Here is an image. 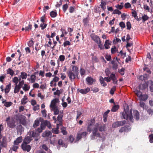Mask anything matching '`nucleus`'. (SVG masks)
<instances>
[{
	"instance_id": "f3484780",
	"label": "nucleus",
	"mask_w": 153,
	"mask_h": 153,
	"mask_svg": "<svg viewBox=\"0 0 153 153\" xmlns=\"http://www.w3.org/2000/svg\"><path fill=\"white\" fill-rule=\"evenodd\" d=\"M111 42L109 40H106L105 41L104 47L106 49H108L110 48V45H111Z\"/></svg>"
},
{
	"instance_id": "c85d7f7f",
	"label": "nucleus",
	"mask_w": 153,
	"mask_h": 153,
	"mask_svg": "<svg viewBox=\"0 0 153 153\" xmlns=\"http://www.w3.org/2000/svg\"><path fill=\"white\" fill-rule=\"evenodd\" d=\"M30 86L26 84H25L24 86L22 87V89L25 91H28L30 88Z\"/></svg>"
},
{
	"instance_id": "423d86ee",
	"label": "nucleus",
	"mask_w": 153,
	"mask_h": 153,
	"mask_svg": "<svg viewBox=\"0 0 153 153\" xmlns=\"http://www.w3.org/2000/svg\"><path fill=\"white\" fill-rule=\"evenodd\" d=\"M46 126H47L49 128H51V126L50 122L48 121L45 120L41 123L40 127L44 130Z\"/></svg>"
},
{
	"instance_id": "69168bd1",
	"label": "nucleus",
	"mask_w": 153,
	"mask_h": 153,
	"mask_svg": "<svg viewBox=\"0 0 153 153\" xmlns=\"http://www.w3.org/2000/svg\"><path fill=\"white\" fill-rule=\"evenodd\" d=\"M43 130V129H42L40 127L39 128H38L37 129H35V131L36 132L38 133L39 134V133L42 132Z\"/></svg>"
},
{
	"instance_id": "cd10ccee",
	"label": "nucleus",
	"mask_w": 153,
	"mask_h": 153,
	"mask_svg": "<svg viewBox=\"0 0 153 153\" xmlns=\"http://www.w3.org/2000/svg\"><path fill=\"white\" fill-rule=\"evenodd\" d=\"M100 131H105L106 130V126L104 125H103L100 126L98 128Z\"/></svg>"
},
{
	"instance_id": "4d7b16f0",
	"label": "nucleus",
	"mask_w": 153,
	"mask_h": 153,
	"mask_svg": "<svg viewBox=\"0 0 153 153\" xmlns=\"http://www.w3.org/2000/svg\"><path fill=\"white\" fill-rule=\"evenodd\" d=\"M125 70V69L124 68H122L119 71V72L122 75H123L124 74Z\"/></svg>"
},
{
	"instance_id": "e433bc0d",
	"label": "nucleus",
	"mask_w": 153,
	"mask_h": 153,
	"mask_svg": "<svg viewBox=\"0 0 153 153\" xmlns=\"http://www.w3.org/2000/svg\"><path fill=\"white\" fill-rule=\"evenodd\" d=\"M111 52L112 54H114L117 52L118 53V51L116 47L114 46L113 48H112L111 49Z\"/></svg>"
},
{
	"instance_id": "f03ea898",
	"label": "nucleus",
	"mask_w": 153,
	"mask_h": 153,
	"mask_svg": "<svg viewBox=\"0 0 153 153\" xmlns=\"http://www.w3.org/2000/svg\"><path fill=\"white\" fill-rule=\"evenodd\" d=\"M79 70L78 68L75 66H73L72 71H69L67 72L68 75L70 79L71 82L76 78V77L78 78L79 74Z\"/></svg>"
},
{
	"instance_id": "7c9ffc66",
	"label": "nucleus",
	"mask_w": 153,
	"mask_h": 153,
	"mask_svg": "<svg viewBox=\"0 0 153 153\" xmlns=\"http://www.w3.org/2000/svg\"><path fill=\"white\" fill-rule=\"evenodd\" d=\"M51 134V132L50 131H46L42 134V136L43 137H48Z\"/></svg>"
},
{
	"instance_id": "9b49d317",
	"label": "nucleus",
	"mask_w": 153,
	"mask_h": 153,
	"mask_svg": "<svg viewBox=\"0 0 153 153\" xmlns=\"http://www.w3.org/2000/svg\"><path fill=\"white\" fill-rule=\"evenodd\" d=\"M63 115V111H62L61 112H60V114H59L57 117L56 123L58 124L62 125V117Z\"/></svg>"
},
{
	"instance_id": "864d4df0",
	"label": "nucleus",
	"mask_w": 153,
	"mask_h": 153,
	"mask_svg": "<svg viewBox=\"0 0 153 153\" xmlns=\"http://www.w3.org/2000/svg\"><path fill=\"white\" fill-rule=\"evenodd\" d=\"M79 72L81 76L84 75L85 73V69L82 68L80 69Z\"/></svg>"
},
{
	"instance_id": "dca6fc26",
	"label": "nucleus",
	"mask_w": 153,
	"mask_h": 153,
	"mask_svg": "<svg viewBox=\"0 0 153 153\" xmlns=\"http://www.w3.org/2000/svg\"><path fill=\"white\" fill-rule=\"evenodd\" d=\"M32 138L30 136L25 137L23 140V143L28 144L32 140Z\"/></svg>"
},
{
	"instance_id": "bb28decb",
	"label": "nucleus",
	"mask_w": 153,
	"mask_h": 153,
	"mask_svg": "<svg viewBox=\"0 0 153 153\" xmlns=\"http://www.w3.org/2000/svg\"><path fill=\"white\" fill-rule=\"evenodd\" d=\"M39 122L40 121L39 119L38 118H37L36 120L35 121L34 123L33 124V127L34 128H36L38 126H39Z\"/></svg>"
},
{
	"instance_id": "72a5a7b5",
	"label": "nucleus",
	"mask_w": 153,
	"mask_h": 153,
	"mask_svg": "<svg viewBox=\"0 0 153 153\" xmlns=\"http://www.w3.org/2000/svg\"><path fill=\"white\" fill-rule=\"evenodd\" d=\"M149 19V17L146 15H144L141 17V19H142V22L143 23L148 20Z\"/></svg>"
},
{
	"instance_id": "9d476101",
	"label": "nucleus",
	"mask_w": 153,
	"mask_h": 153,
	"mask_svg": "<svg viewBox=\"0 0 153 153\" xmlns=\"http://www.w3.org/2000/svg\"><path fill=\"white\" fill-rule=\"evenodd\" d=\"M88 133L86 132H83L81 133H77L76 137V140L79 141L82 137H85L87 135Z\"/></svg>"
},
{
	"instance_id": "13d9d810",
	"label": "nucleus",
	"mask_w": 153,
	"mask_h": 153,
	"mask_svg": "<svg viewBox=\"0 0 153 153\" xmlns=\"http://www.w3.org/2000/svg\"><path fill=\"white\" fill-rule=\"evenodd\" d=\"M47 25L46 24L41 23L40 24V26L41 27V29L43 30L46 27Z\"/></svg>"
},
{
	"instance_id": "5fc2aeb1",
	"label": "nucleus",
	"mask_w": 153,
	"mask_h": 153,
	"mask_svg": "<svg viewBox=\"0 0 153 153\" xmlns=\"http://www.w3.org/2000/svg\"><path fill=\"white\" fill-rule=\"evenodd\" d=\"M121 13V12L117 9L114 10L112 13L113 14H118V15H120Z\"/></svg>"
},
{
	"instance_id": "79ce46f5",
	"label": "nucleus",
	"mask_w": 153,
	"mask_h": 153,
	"mask_svg": "<svg viewBox=\"0 0 153 153\" xmlns=\"http://www.w3.org/2000/svg\"><path fill=\"white\" fill-rule=\"evenodd\" d=\"M116 87L115 86H113L111 89L110 91V93L111 95H113L116 90Z\"/></svg>"
},
{
	"instance_id": "a19ab883",
	"label": "nucleus",
	"mask_w": 153,
	"mask_h": 153,
	"mask_svg": "<svg viewBox=\"0 0 153 153\" xmlns=\"http://www.w3.org/2000/svg\"><path fill=\"white\" fill-rule=\"evenodd\" d=\"M89 18L88 17L84 18L83 20V23L85 25H86L88 22Z\"/></svg>"
},
{
	"instance_id": "a878e982",
	"label": "nucleus",
	"mask_w": 153,
	"mask_h": 153,
	"mask_svg": "<svg viewBox=\"0 0 153 153\" xmlns=\"http://www.w3.org/2000/svg\"><path fill=\"white\" fill-rule=\"evenodd\" d=\"M148 98V96L147 94H142L141 97L139 98L140 100L145 101Z\"/></svg>"
},
{
	"instance_id": "de8ad7c7",
	"label": "nucleus",
	"mask_w": 153,
	"mask_h": 153,
	"mask_svg": "<svg viewBox=\"0 0 153 153\" xmlns=\"http://www.w3.org/2000/svg\"><path fill=\"white\" fill-rule=\"evenodd\" d=\"M98 47L100 48L101 50H103L104 49V47L103 45L102 44L101 41L97 43Z\"/></svg>"
},
{
	"instance_id": "aec40b11",
	"label": "nucleus",
	"mask_w": 153,
	"mask_h": 153,
	"mask_svg": "<svg viewBox=\"0 0 153 153\" xmlns=\"http://www.w3.org/2000/svg\"><path fill=\"white\" fill-rule=\"evenodd\" d=\"M30 134L31 135L32 137H37L39 135L37 132L34 131H31L30 132Z\"/></svg>"
},
{
	"instance_id": "20e7f679",
	"label": "nucleus",
	"mask_w": 153,
	"mask_h": 153,
	"mask_svg": "<svg viewBox=\"0 0 153 153\" xmlns=\"http://www.w3.org/2000/svg\"><path fill=\"white\" fill-rule=\"evenodd\" d=\"M95 122V120L94 119H91L90 120H88V125L87 127V131L88 132H91V131L92 129L94 126L93 125Z\"/></svg>"
},
{
	"instance_id": "f8f14e48",
	"label": "nucleus",
	"mask_w": 153,
	"mask_h": 153,
	"mask_svg": "<svg viewBox=\"0 0 153 153\" xmlns=\"http://www.w3.org/2000/svg\"><path fill=\"white\" fill-rule=\"evenodd\" d=\"M86 81L88 85H91L93 84L94 82H95L96 80L91 77L88 76L86 79Z\"/></svg>"
},
{
	"instance_id": "39448f33",
	"label": "nucleus",
	"mask_w": 153,
	"mask_h": 153,
	"mask_svg": "<svg viewBox=\"0 0 153 153\" xmlns=\"http://www.w3.org/2000/svg\"><path fill=\"white\" fill-rule=\"evenodd\" d=\"M126 123L125 121H117L114 122L112 124V127L113 128H117V127L123 126Z\"/></svg>"
},
{
	"instance_id": "603ef678",
	"label": "nucleus",
	"mask_w": 153,
	"mask_h": 153,
	"mask_svg": "<svg viewBox=\"0 0 153 153\" xmlns=\"http://www.w3.org/2000/svg\"><path fill=\"white\" fill-rule=\"evenodd\" d=\"M52 132L55 134H58L59 133V130L55 128H53L52 129Z\"/></svg>"
},
{
	"instance_id": "6ab92c4d",
	"label": "nucleus",
	"mask_w": 153,
	"mask_h": 153,
	"mask_svg": "<svg viewBox=\"0 0 153 153\" xmlns=\"http://www.w3.org/2000/svg\"><path fill=\"white\" fill-rule=\"evenodd\" d=\"M11 84L10 83H9L6 86L4 89V92L5 94H7L9 92L11 89Z\"/></svg>"
},
{
	"instance_id": "8fccbe9b",
	"label": "nucleus",
	"mask_w": 153,
	"mask_h": 153,
	"mask_svg": "<svg viewBox=\"0 0 153 153\" xmlns=\"http://www.w3.org/2000/svg\"><path fill=\"white\" fill-rule=\"evenodd\" d=\"M6 77V74H2L0 76V82H4V79Z\"/></svg>"
},
{
	"instance_id": "49530a36",
	"label": "nucleus",
	"mask_w": 153,
	"mask_h": 153,
	"mask_svg": "<svg viewBox=\"0 0 153 153\" xmlns=\"http://www.w3.org/2000/svg\"><path fill=\"white\" fill-rule=\"evenodd\" d=\"M135 94L139 98L140 97H141V95L142 94V93L140 91L137 90L135 91Z\"/></svg>"
},
{
	"instance_id": "1a4fd4ad",
	"label": "nucleus",
	"mask_w": 153,
	"mask_h": 153,
	"mask_svg": "<svg viewBox=\"0 0 153 153\" xmlns=\"http://www.w3.org/2000/svg\"><path fill=\"white\" fill-rule=\"evenodd\" d=\"M27 144L23 143L21 145V147L23 151L29 152L31 149V147Z\"/></svg>"
},
{
	"instance_id": "f257e3e1",
	"label": "nucleus",
	"mask_w": 153,
	"mask_h": 153,
	"mask_svg": "<svg viewBox=\"0 0 153 153\" xmlns=\"http://www.w3.org/2000/svg\"><path fill=\"white\" fill-rule=\"evenodd\" d=\"M132 110L131 109L130 111L127 109H124L123 112L120 113V117L122 119H125L127 120H129L130 122L133 123L134 120L133 117L137 120L139 119V113L138 111L137 110Z\"/></svg>"
},
{
	"instance_id": "052dcab7",
	"label": "nucleus",
	"mask_w": 153,
	"mask_h": 153,
	"mask_svg": "<svg viewBox=\"0 0 153 153\" xmlns=\"http://www.w3.org/2000/svg\"><path fill=\"white\" fill-rule=\"evenodd\" d=\"M75 10V7L73 6H71L70 7L69 10V12L71 13H73L74 11Z\"/></svg>"
},
{
	"instance_id": "4c0bfd02",
	"label": "nucleus",
	"mask_w": 153,
	"mask_h": 153,
	"mask_svg": "<svg viewBox=\"0 0 153 153\" xmlns=\"http://www.w3.org/2000/svg\"><path fill=\"white\" fill-rule=\"evenodd\" d=\"M119 108V106L118 105H114L112 107L111 109V111L112 112H115L118 110Z\"/></svg>"
},
{
	"instance_id": "a211bd4d",
	"label": "nucleus",
	"mask_w": 153,
	"mask_h": 153,
	"mask_svg": "<svg viewBox=\"0 0 153 153\" xmlns=\"http://www.w3.org/2000/svg\"><path fill=\"white\" fill-rule=\"evenodd\" d=\"M22 140V137H18L16 140L14 142V145H18L19 143H21Z\"/></svg>"
},
{
	"instance_id": "c756f323",
	"label": "nucleus",
	"mask_w": 153,
	"mask_h": 153,
	"mask_svg": "<svg viewBox=\"0 0 153 153\" xmlns=\"http://www.w3.org/2000/svg\"><path fill=\"white\" fill-rule=\"evenodd\" d=\"M20 76L22 79H26L27 76V74L24 72H21Z\"/></svg>"
},
{
	"instance_id": "7ed1b4c3",
	"label": "nucleus",
	"mask_w": 153,
	"mask_h": 153,
	"mask_svg": "<svg viewBox=\"0 0 153 153\" xmlns=\"http://www.w3.org/2000/svg\"><path fill=\"white\" fill-rule=\"evenodd\" d=\"M98 123H96L92 129V134L91 135V139L92 140H94L97 139V137L101 138L100 134L98 132Z\"/></svg>"
},
{
	"instance_id": "2f4dec72",
	"label": "nucleus",
	"mask_w": 153,
	"mask_h": 153,
	"mask_svg": "<svg viewBox=\"0 0 153 153\" xmlns=\"http://www.w3.org/2000/svg\"><path fill=\"white\" fill-rule=\"evenodd\" d=\"M27 96L25 95L24 98L21 100V104L22 105H25L27 102Z\"/></svg>"
},
{
	"instance_id": "6e6d98bb",
	"label": "nucleus",
	"mask_w": 153,
	"mask_h": 153,
	"mask_svg": "<svg viewBox=\"0 0 153 153\" xmlns=\"http://www.w3.org/2000/svg\"><path fill=\"white\" fill-rule=\"evenodd\" d=\"M127 29L130 30L131 28V24L129 22H127L126 23Z\"/></svg>"
},
{
	"instance_id": "ddd939ff",
	"label": "nucleus",
	"mask_w": 153,
	"mask_h": 153,
	"mask_svg": "<svg viewBox=\"0 0 153 153\" xmlns=\"http://www.w3.org/2000/svg\"><path fill=\"white\" fill-rule=\"evenodd\" d=\"M109 77L110 79V81L111 80H112L113 81V83H114V84L116 85L117 84V82L118 80L114 74L112 73L110 75Z\"/></svg>"
},
{
	"instance_id": "bf43d9fd",
	"label": "nucleus",
	"mask_w": 153,
	"mask_h": 153,
	"mask_svg": "<svg viewBox=\"0 0 153 153\" xmlns=\"http://www.w3.org/2000/svg\"><path fill=\"white\" fill-rule=\"evenodd\" d=\"M59 59L61 62L63 61L65 59V56L63 55H60L59 56Z\"/></svg>"
},
{
	"instance_id": "f704fd0d",
	"label": "nucleus",
	"mask_w": 153,
	"mask_h": 153,
	"mask_svg": "<svg viewBox=\"0 0 153 153\" xmlns=\"http://www.w3.org/2000/svg\"><path fill=\"white\" fill-rule=\"evenodd\" d=\"M36 76L34 75H31L30 76V79L31 80V82L32 83H34L36 79Z\"/></svg>"
},
{
	"instance_id": "0eeeda50",
	"label": "nucleus",
	"mask_w": 153,
	"mask_h": 153,
	"mask_svg": "<svg viewBox=\"0 0 153 153\" xmlns=\"http://www.w3.org/2000/svg\"><path fill=\"white\" fill-rule=\"evenodd\" d=\"M59 79L58 77L55 76L53 78V80L51 81L50 83V86L51 87L54 86L55 87L56 86V82L58 81Z\"/></svg>"
},
{
	"instance_id": "3c124183",
	"label": "nucleus",
	"mask_w": 153,
	"mask_h": 153,
	"mask_svg": "<svg viewBox=\"0 0 153 153\" xmlns=\"http://www.w3.org/2000/svg\"><path fill=\"white\" fill-rule=\"evenodd\" d=\"M61 132L63 135H66L67 134V132L66 131L64 127H62L61 128Z\"/></svg>"
},
{
	"instance_id": "473e14b6",
	"label": "nucleus",
	"mask_w": 153,
	"mask_h": 153,
	"mask_svg": "<svg viewBox=\"0 0 153 153\" xmlns=\"http://www.w3.org/2000/svg\"><path fill=\"white\" fill-rule=\"evenodd\" d=\"M7 74H9L11 76H13V75L14 72V71L10 68H9L7 70Z\"/></svg>"
},
{
	"instance_id": "4be33fe9",
	"label": "nucleus",
	"mask_w": 153,
	"mask_h": 153,
	"mask_svg": "<svg viewBox=\"0 0 153 153\" xmlns=\"http://www.w3.org/2000/svg\"><path fill=\"white\" fill-rule=\"evenodd\" d=\"M129 127V126H125L124 127H122L119 130V132L120 133H122L124 131L127 132L128 131Z\"/></svg>"
},
{
	"instance_id": "680f3d73",
	"label": "nucleus",
	"mask_w": 153,
	"mask_h": 153,
	"mask_svg": "<svg viewBox=\"0 0 153 153\" xmlns=\"http://www.w3.org/2000/svg\"><path fill=\"white\" fill-rule=\"evenodd\" d=\"M13 82L15 83L16 85H17L18 82V78L17 77H14L13 78Z\"/></svg>"
},
{
	"instance_id": "b1692460",
	"label": "nucleus",
	"mask_w": 153,
	"mask_h": 153,
	"mask_svg": "<svg viewBox=\"0 0 153 153\" xmlns=\"http://www.w3.org/2000/svg\"><path fill=\"white\" fill-rule=\"evenodd\" d=\"M106 4V1H102L101 2L100 6L103 10H104L106 9L105 5Z\"/></svg>"
},
{
	"instance_id": "5701e85b",
	"label": "nucleus",
	"mask_w": 153,
	"mask_h": 153,
	"mask_svg": "<svg viewBox=\"0 0 153 153\" xmlns=\"http://www.w3.org/2000/svg\"><path fill=\"white\" fill-rule=\"evenodd\" d=\"M111 64L113 65L112 68L114 70H116L118 68L117 63L114 60H113L111 62Z\"/></svg>"
},
{
	"instance_id": "37998d69",
	"label": "nucleus",
	"mask_w": 153,
	"mask_h": 153,
	"mask_svg": "<svg viewBox=\"0 0 153 153\" xmlns=\"http://www.w3.org/2000/svg\"><path fill=\"white\" fill-rule=\"evenodd\" d=\"M32 25L29 23L28 26V27H26L25 28V31H28L29 30H31L32 29Z\"/></svg>"
},
{
	"instance_id": "0e129e2a",
	"label": "nucleus",
	"mask_w": 153,
	"mask_h": 153,
	"mask_svg": "<svg viewBox=\"0 0 153 153\" xmlns=\"http://www.w3.org/2000/svg\"><path fill=\"white\" fill-rule=\"evenodd\" d=\"M71 45V43L68 41H66L63 43V45L65 47L68 45Z\"/></svg>"
},
{
	"instance_id": "412c9836",
	"label": "nucleus",
	"mask_w": 153,
	"mask_h": 153,
	"mask_svg": "<svg viewBox=\"0 0 153 153\" xmlns=\"http://www.w3.org/2000/svg\"><path fill=\"white\" fill-rule=\"evenodd\" d=\"M90 91V88L87 87L85 89H81L79 91V92L82 94H86Z\"/></svg>"
},
{
	"instance_id": "a18cd8bd",
	"label": "nucleus",
	"mask_w": 153,
	"mask_h": 153,
	"mask_svg": "<svg viewBox=\"0 0 153 153\" xmlns=\"http://www.w3.org/2000/svg\"><path fill=\"white\" fill-rule=\"evenodd\" d=\"M54 111V115H56L59 114V110L57 108V107L55 108V109H52Z\"/></svg>"
},
{
	"instance_id": "2eb2a0df",
	"label": "nucleus",
	"mask_w": 153,
	"mask_h": 153,
	"mask_svg": "<svg viewBox=\"0 0 153 153\" xmlns=\"http://www.w3.org/2000/svg\"><path fill=\"white\" fill-rule=\"evenodd\" d=\"M7 126L10 128H14L15 126V122L14 120H10L7 122Z\"/></svg>"
},
{
	"instance_id": "338daca9",
	"label": "nucleus",
	"mask_w": 153,
	"mask_h": 153,
	"mask_svg": "<svg viewBox=\"0 0 153 153\" xmlns=\"http://www.w3.org/2000/svg\"><path fill=\"white\" fill-rule=\"evenodd\" d=\"M34 44L33 41L32 40L29 41L27 43V44L29 47H31Z\"/></svg>"
},
{
	"instance_id": "774afa93",
	"label": "nucleus",
	"mask_w": 153,
	"mask_h": 153,
	"mask_svg": "<svg viewBox=\"0 0 153 153\" xmlns=\"http://www.w3.org/2000/svg\"><path fill=\"white\" fill-rule=\"evenodd\" d=\"M148 113L151 115H153V110L152 109L149 108L147 110Z\"/></svg>"
},
{
	"instance_id": "ea45409f",
	"label": "nucleus",
	"mask_w": 153,
	"mask_h": 153,
	"mask_svg": "<svg viewBox=\"0 0 153 153\" xmlns=\"http://www.w3.org/2000/svg\"><path fill=\"white\" fill-rule=\"evenodd\" d=\"M50 16L52 18H54L57 16V13L56 12L52 11L50 13Z\"/></svg>"
},
{
	"instance_id": "e2e57ef3",
	"label": "nucleus",
	"mask_w": 153,
	"mask_h": 153,
	"mask_svg": "<svg viewBox=\"0 0 153 153\" xmlns=\"http://www.w3.org/2000/svg\"><path fill=\"white\" fill-rule=\"evenodd\" d=\"M149 142L150 143H153V134H152L150 135L149 136Z\"/></svg>"
},
{
	"instance_id": "6e6552de",
	"label": "nucleus",
	"mask_w": 153,
	"mask_h": 153,
	"mask_svg": "<svg viewBox=\"0 0 153 153\" xmlns=\"http://www.w3.org/2000/svg\"><path fill=\"white\" fill-rule=\"evenodd\" d=\"M90 36L92 39L97 44L101 41L100 37L94 33L91 34Z\"/></svg>"
},
{
	"instance_id": "09e8293b",
	"label": "nucleus",
	"mask_w": 153,
	"mask_h": 153,
	"mask_svg": "<svg viewBox=\"0 0 153 153\" xmlns=\"http://www.w3.org/2000/svg\"><path fill=\"white\" fill-rule=\"evenodd\" d=\"M56 104L55 102H55H53L52 101L50 105V107L52 109H55V108L57 107L56 106Z\"/></svg>"
},
{
	"instance_id": "4468645a",
	"label": "nucleus",
	"mask_w": 153,
	"mask_h": 153,
	"mask_svg": "<svg viewBox=\"0 0 153 153\" xmlns=\"http://www.w3.org/2000/svg\"><path fill=\"white\" fill-rule=\"evenodd\" d=\"M2 103L4 104V105L6 107H8L11 106L12 103L11 102H6V100H4L3 98L1 99Z\"/></svg>"
},
{
	"instance_id": "c03bdc74",
	"label": "nucleus",
	"mask_w": 153,
	"mask_h": 153,
	"mask_svg": "<svg viewBox=\"0 0 153 153\" xmlns=\"http://www.w3.org/2000/svg\"><path fill=\"white\" fill-rule=\"evenodd\" d=\"M68 8V5L67 3L63 5L62 6V9L63 11L65 13Z\"/></svg>"
},
{
	"instance_id": "58836bf2",
	"label": "nucleus",
	"mask_w": 153,
	"mask_h": 153,
	"mask_svg": "<svg viewBox=\"0 0 153 153\" xmlns=\"http://www.w3.org/2000/svg\"><path fill=\"white\" fill-rule=\"evenodd\" d=\"M19 123L25 126L26 125V121L25 119H20L19 120Z\"/></svg>"
},
{
	"instance_id": "c9c22d12",
	"label": "nucleus",
	"mask_w": 153,
	"mask_h": 153,
	"mask_svg": "<svg viewBox=\"0 0 153 153\" xmlns=\"http://www.w3.org/2000/svg\"><path fill=\"white\" fill-rule=\"evenodd\" d=\"M21 88L18 86L17 85H16L14 88V93L16 94L19 92Z\"/></svg>"
},
{
	"instance_id": "393cba45",
	"label": "nucleus",
	"mask_w": 153,
	"mask_h": 153,
	"mask_svg": "<svg viewBox=\"0 0 153 153\" xmlns=\"http://www.w3.org/2000/svg\"><path fill=\"white\" fill-rule=\"evenodd\" d=\"M100 81L101 85L104 87L107 85V83L105 82L102 76L100 77Z\"/></svg>"
}]
</instances>
